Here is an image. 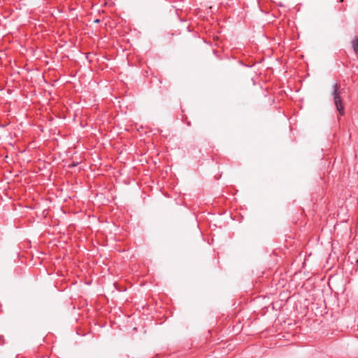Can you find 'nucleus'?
Wrapping results in <instances>:
<instances>
[{
    "label": "nucleus",
    "mask_w": 358,
    "mask_h": 358,
    "mask_svg": "<svg viewBox=\"0 0 358 358\" xmlns=\"http://www.w3.org/2000/svg\"><path fill=\"white\" fill-rule=\"evenodd\" d=\"M352 48L358 57V38L355 37L351 42Z\"/></svg>",
    "instance_id": "nucleus-2"
},
{
    "label": "nucleus",
    "mask_w": 358,
    "mask_h": 358,
    "mask_svg": "<svg viewBox=\"0 0 358 358\" xmlns=\"http://www.w3.org/2000/svg\"><path fill=\"white\" fill-rule=\"evenodd\" d=\"M94 22H99V20H98V19H97V20H96Z\"/></svg>",
    "instance_id": "nucleus-3"
},
{
    "label": "nucleus",
    "mask_w": 358,
    "mask_h": 358,
    "mask_svg": "<svg viewBox=\"0 0 358 358\" xmlns=\"http://www.w3.org/2000/svg\"><path fill=\"white\" fill-rule=\"evenodd\" d=\"M340 85L338 83H336L332 86V92L331 95L333 96V99L334 104L336 107V109L341 115H343L345 113V108L343 106V100L341 96V92L339 91Z\"/></svg>",
    "instance_id": "nucleus-1"
}]
</instances>
